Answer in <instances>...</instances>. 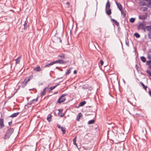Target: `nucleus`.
Returning <instances> with one entry per match:
<instances>
[{
    "instance_id": "e433bc0d",
    "label": "nucleus",
    "mask_w": 151,
    "mask_h": 151,
    "mask_svg": "<svg viewBox=\"0 0 151 151\" xmlns=\"http://www.w3.org/2000/svg\"><path fill=\"white\" fill-rule=\"evenodd\" d=\"M100 64H101V65H103V64H104V62L102 60H100Z\"/></svg>"
},
{
    "instance_id": "f257e3e1",
    "label": "nucleus",
    "mask_w": 151,
    "mask_h": 151,
    "mask_svg": "<svg viewBox=\"0 0 151 151\" xmlns=\"http://www.w3.org/2000/svg\"><path fill=\"white\" fill-rule=\"evenodd\" d=\"M14 129L12 128H10L7 131L4 137V139H8L10 136L14 132Z\"/></svg>"
},
{
    "instance_id": "58836bf2",
    "label": "nucleus",
    "mask_w": 151,
    "mask_h": 151,
    "mask_svg": "<svg viewBox=\"0 0 151 151\" xmlns=\"http://www.w3.org/2000/svg\"><path fill=\"white\" fill-rule=\"evenodd\" d=\"M57 127L59 129H60L61 127H61L60 125L59 124H58Z\"/></svg>"
},
{
    "instance_id": "79ce46f5",
    "label": "nucleus",
    "mask_w": 151,
    "mask_h": 151,
    "mask_svg": "<svg viewBox=\"0 0 151 151\" xmlns=\"http://www.w3.org/2000/svg\"><path fill=\"white\" fill-rule=\"evenodd\" d=\"M141 3H142V5H145V2H141Z\"/></svg>"
},
{
    "instance_id": "4c0bfd02",
    "label": "nucleus",
    "mask_w": 151,
    "mask_h": 151,
    "mask_svg": "<svg viewBox=\"0 0 151 151\" xmlns=\"http://www.w3.org/2000/svg\"><path fill=\"white\" fill-rule=\"evenodd\" d=\"M37 98L36 99H33L32 101V102H33L35 101H37Z\"/></svg>"
},
{
    "instance_id": "4be33fe9",
    "label": "nucleus",
    "mask_w": 151,
    "mask_h": 151,
    "mask_svg": "<svg viewBox=\"0 0 151 151\" xmlns=\"http://www.w3.org/2000/svg\"><path fill=\"white\" fill-rule=\"evenodd\" d=\"M140 58L141 61L143 62H146V59L145 57L143 56L141 57Z\"/></svg>"
},
{
    "instance_id": "5701e85b",
    "label": "nucleus",
    "mask_w": 151,
    "mask_h": 151,
    "mask_svg": "<svg viewBox=\"0 0 151 151\" xmlns=\"http://www.w3.org/2000/svg\"><path fill=\"white\" fill-rule=\"evenodd\" d=\"M58 85V84H57L54 86L50 87L49 88V91H51L53 89L55 88H56V87Z\"/></svg>"
},
{
    "instance_id": "423d86ee",
    "label": "nucleus",
    "mask_w": 151,
    "mask_h": 151,
    "mask_svg": "<svg viewBox=\"0 0 151 151\" xmlns=\"http://www.w3.org/2000/svg\"><path fill=\"white\" fill-rule=\"evenodd\" d=\"M33 78V76H31L27 78H26L24 81L25 84H26L28 82L30 81V80L32 79Z\"/></svg>"
},
{
    "instance_id": "9b49d317",
    "label": "nucleus",
    "mask_w": 151,
    "mask_h": 151,
    "mask_svg": "<svg viewBox=\"0 0 151 151\" xmlns=\"http://www.w3.org/2000/svg\"><path fill=\"white\" fill-rule=\"evenodd\" d=\"M110 4L109 2L108 1L107 2L106 5V10L108 9H110Z\"/></svg>"
},
{
    "instance_id": "c756f323",
    "label": "nucleus",
    "mask_w": 151,
    "mask_h": 151,
    "mask_svg": "<svg viewBox=\"0 0 151 151\" xmlns=\"http://www.w3.org/2000/svg\"><path fill=\"white\" fill-rule=\"evenodd\" d=\"M141 84L142 86L143 87V88L145 90H146V89L147 88V86H146L145 85L142 83V82L141 83Z\"/></svg>"
},
{
    "instance_id": "37998d69",
    "label": "nucleus",
    "mask_w": 151,
    "mask_h": 151,
    "mask_svg": "<svg viewBox=\"0 0 151 151\" xmlns=\"http://www.w3.org/2000/svg\"><path fill=\"white\" fill-rule=\"evenodd\" d=\"M150 95L151 96V91H149V92Z\"/></svg>"
},
{
    "instance_id": "09e8293b",
    "label": "nucleus",
    "mask_w": 151,
    "mask_h": 151,
    "mask_svg": "<svg viewBox=\"0 0 151 151\" xmlns=\"http://www.w3.org/2000/svg\"><path fill=\"white\" fill-rule=\"evenodd\" d=\"M17 59L16 60V63H18V61H17Z\"/></svg>"
},
{
    "instance_id": "f704fd0d",
    "label": "nucleus",
    "mask_w": 151,
    "mask_h": 151,
    "mask_svg": "<svg viewBox=\"0 0 151 151\" xmlns=\"http://www.w3.org/2000/svg\"><path fill=\"white\" fill-rule=\"evenodd\" d=\"M151 63V60H148V61H147L146 64L147 65H149V66L150 65V64Z\"/></svg>"
},
{
    "instance_id": "a878e982",
    "label": "nucleus",
    "mask_w": 151,
    "mask_h": 151,
    "mask_svg": "<svg viewBox=\"0 0 151 151\" xmlns=\"http://www.w3.org/2000/svg\"><path fill=\"white\" fill-rule=\"evenodd\" d=\"M134 36L137 38H139L140 37V35L137 33H134Z\"/></svg>"
},
{
    "instance_id": "49530a36",
    "label": "nucleus",
    "mask_w": 151,
    "mask_h": 151,
    "mask_svg": "<svg viewBox=\"0 0 151 151\" xmlns=\"http://www.w3.org/2000/svg\"><path fill=\"white\" fill-rule=\"evenodd\" d=\"M58 111H59V112H61V111H62V110H61L60 109H58Z\"/></svg>"
},
{
    "instance_id": "3c124183",
    "label": "nucleus",
    "mask_w": 151,
    "mask_h": 151,
    "mask_svg": "<svg viewBox=\"0 0 151 151\" xmlns=\"http://www.w3.org/2000/svg\"><path fill=\"white\" fill-rule=\"evenodd\" d=\"M60 70L61 71H63V70L62 69H60Z\"/></svg>"
},
{
    "instance_id": "a211bd4d",
    "label": "nucleus",
    "mask_w": 151,
    "mask_h": 151,
    "mask_svg": "<svg viewBox=\"0 0 151 151\" xmlns=\"http://www.w3.org/2000/svg\"><path fill=\"white\" fill-rule=\"evenodd\" d=\"M145 27L147 28V30L148 31L150 32L151 31V26H147Z\"/></svg>"
},
{
    "instance_id": "7c9ffc66",
    "label": "nucleus",
    "mask_w": 151,
    "mask_h": 151,
    "mask_svg": "<svg viewBox=\"0 0 151 151\" xmlns=\"http://www.w3.org/2000/svg\"><path fill=\"white\" fill-rule=\"evenodd\" d=\"M71 68H70L65 73V75H68L70 73V69Z\"/></svg>"
},
{
    "instance_id": "473e14b6",
    "label": "nucleus",
    "mask_w": 151,
    "mask_h": 151,
    "mask_svg": "<svg viewBox=\"0 0 151 151\" xmlns=\"http://www.w3.org/2000/svg\"><path fill=\"white\" fill-rule=\"evenodd\" d=\"M148 36L149 38L151 39V31L148 34Z\"/></svg>"
},
{
    "instance_id": "f03ea898",
    "label": "nucleus",
    "mask_w": 151,
    "mask_h": 151,
    "mask_svg": "<svg viewBox=\"0 0 151 151\" xmlns=\"http://www.w3.org/2000/svg\"><path fill=\"white\" fill-rule=\"evenodd\" d=\"M67 94L66 93L63 94L58 99V102L60 104L61 103L63 102L66 100V98H65L64 97Z\"/></svg>"
},
{
    "instance_id": "603ef678",
    "label": "nucleus",
    "mask_w": 151,
    "mask_h": 151,
    "mask_svg": "<svg viewBox=\"0 0 151 151\" xmlns=\"http://www.w3.org/2000/svg\"><path fill=\"white\" fill-rule=\"evenodd\" d=\"M63 116V115H61V116H62V117Z\"/></svg>"
},
{
    "instance_id": "9d476101",
    "label": "nucleus",
    "mask_w": 151,
    "mask_h": 151,
    "mask_svg": "<svg viewBox=\"0 0 151 151\" xmlns=\"http://www.w3.org/2000/svg\"><path fill=\"white\" fill-rule=\"evenodd\" d=\"M117 6L119 10L121 12V14H122L123 11L122 10V5L121 4H119L118 5H117Z\"/></svg>"
},
{
    "instance_id": "a19ab883",
    "label": "nucleus",
    "mask_w": 151,
    "mask_h": 151,
    "mask_svg": "<svg viewBox=\"0 0 151 151\" xmlns=\"http://www.w3.org/2000/svg\"><path fill=\"white\" fill-rule=\"evenodd\" d=\"M122 14L123 15V16L124 17H125L126 14L124 13L123 12V13Z\"/></svg>"
},
{
    "instance_id": "b1692460",
    "label": "nucleus",
    "mask_w": 151,
    "mask_h": 151,
    "mask_svg": "<svg viewBox=\"0 0 151 151\" xmlns=\"http://www.w3.org/2000/svg\"><path fill=\"white\" fill-rule=\"evenodd\" d=\"M86 102L85 101H83L82 102H81L80 104L79 105L81 106H84L86 104Z\"/></svg>"
},
{
    "instance_id": "8fccbe9b",
    "label": "nucleus",
    "mask_w": 151,
    "mask_h": 151,
    "mask_svg": "<svg viewBox=\"0 0 151 151\" xmlns=\"http://www.w3.org/2000/svg\"><path fill=\"white\" fill-rule=\"evenodd\" d=\"M28 104H29V105H31V103H28Z\"/></svg>"
},
{
    "instance_id": "ddd939ff",
    "label": "nucleus",
    "mask_w": 151,
    "mask_h": 151,
    "mask_svg": "<svg viewBox=\"0 0 151 151\" xmlns=\"http://www.w3.org/2000/svg\"><path fill=\"white\" fill-rule=\"evenodd\" d=\"M19 114V112L15 113L10 116V117L13 118L17 116Z\"/></svg>"
},
{
    "instance_id": "1a4fd4ad",
    "label": "nucleus",
    "mask_w": 151,
    "mask_h": 151,
    "mask_svg": "<svg viewBox=\"0 0 151 151\" xmlns=\"http://www.w3.org/2000/svg\"><path fill=\"white\" fill-rule=\"evenodd\" d=\"M34 70L37 72H40L42 70V69L40 68V66H37L36 68H34Z\"/></svg>"
},
{
    "instance_id": "f8f14e48",
    "label": "nucleus",
    "mask_w": 151,
    "mask_h": 151,
    "mask_svg": "<svg viewBox=\"0 0 151 151\" xmlns=\"http://www.w3.org/2000/svg\"><path fill=\"white\" fill-rule=\"evenodd\" d=\"M82 116V114L81 113H80L78 114V116H77L76 119L77 121H79L80 120V118Z\"/></svg>"
},
{
    "instance_id": "c03bdc74",
    "label": "nucleus",
    "mask_w": 151,
    "mask_h": 151,
    "mask_svg": "<svg viewBox=\"0 0 151 151\" xmlns=\"http://www.w3.org/2000/svg\"><path fill=\"white\" fill-rule=\"evenodd\" d=\"M115 3H116V4L117 6V5H118L119 4L116 1H115Z\"/></svg>"
},
{
    "instance_id": "20e7f679",
    "label": "nucleus",
    "mask_w": 151,
    "mask_h": 151,
    "mask_svg": "<svg viewBox=\"0 0 151 151\" xmlns=\"http://www.w3.org/2000/svg\"><path fill=\"white\" fill-rule=\"evenodd\" d=\"M5 127L4 124V120L3 119H0V129H1Z\"/></svg>"
},
{
    "instance_id": "ea45409f",
    "label": "nucleus",
    "mask_w": 151,
    "mask_h": 151,
    "mask_svg": "<svg viewBox=\"0 0 151 151\" xmlns=\"http://www.w3.org/2000/svg\"><path fill=\"white\" fill-rule=\"evenodd\" d=\"M12 123V121H11L10 122H9V123H8L9 125H10Z\"/></svg>"
},
{
    "instance_id": "6ab92c4d",
    "label": "nucleus",
    "mask_w": 151,
    "mask_h": 151,
    "mask_svg": "<svg viewBox=\"0 0 151 151\" xmlns=\"http://www.w3.org/2000/svg\"><path fill=\"white\" fill-rule=\"evenodd\" d=\"M77 137H76L73 139V144L75 145L76 147H77V145L76 143V139Z\"/></svg>"
},
{
    "instance_id": "2f4dec72",
    "label": "nucleus",
    "mask_w": 151,
    "mask_h": 151,
    "mask_svg": "<svg viewBox=\"0 0 151 151\" xmlns=\"http://www.w3.org/2000/svg\"><path fill=\"white\" fill-rule=\"evenodd\" d=\"M141 9H143V11H146L147 10V7H142Z\"/></svg>"
},
{
    "instance_id": "6e6552de",
    "label": "nucleus",
    "mask_w": 151,
    "mask_h": 151,
    "mask_svg": "<svg viewBox=\"0 0 151 151\" xmlns=\"http://www.w3.org/2000/svg\"><path fill=\"white\" fill-rule=\"evenodd\" d=\"M54 40L55 41L57 42H60L61 43L62 42V40L60 37H55Z\"/></svg>"
},
{
    "instance_id": "a18cd8bd",
    "label": "nucleus",
    "mask_w": 151,
    "mask_h": 151,
    "mask_svg": "<svg viewBox=\"0 0 151 151\" xmlns=\"http://www.w3.org/2000/svg\"><path fill=\"white\" fill-rule=\"evenodd\" d=\"M77 73V71L76 70H74L73 72L74 74H76Z\"/></svg>"
},
{
    "instance_id": "412c9836",
    "label": "nucleus",
    "mask_w": 151,
    "mask_h": 151,
    "mask_svg": "<svg viewBox=\"0 0 151 151\" xmlns=\"http://www.w3.org/2000/svg\"><path fill=\"white\" fill-rule=\"evenodd\" d=\"M53 65V62H52L51 63H48V64H47V65H45L44 67H49L50 65Z\"/></svg>"
},
{
    "instance_id": "cd10ccee",
    "label": "nucleus",
    "mask_w": 151,
    "mask_h": 151,
    "mask_svg": "<svg viewBox=\"0 0 151 151\" xmlns=\"http://www.w3.org/2000/svg\"><path fill=\"white\" fill-rule=\"evenodd\" d=\"M135 20V19L134 18H132L130 19L129 21L133 23L134 22Z\"/></svg>"
},
{
    "instance_id": "7ed1b4c3",
    "label": "nucleus",
    "mask_w": 151,
    "mask_h": 151,
    "mask_svg": "<svg viewBox=\"0 0 151 151\" xmlns=\"http://www.w3.org/2000/svg\"><path fill=\"white\" fill-rule=\"evenodd\" d=\"M145 25L144 22H142L139 23L138 26V29L142 30L144 29L145 30L144 28V26Z\"/></svg>"
},
{
    "instance_id": "4468645a",
    "label": "nucleus",
    "mask_w": 151,
    "mask_h": 151,
    "mask_svg": "<svg viewBox=\"0 0 151 151\" xmlns=\"http://www.w3.org/2000/svg\"><path fill=\"white\" fill-rule=\"evenodd\" d=\"M52 116L50 114H49L47 118V120L49 122H50L51 121Z\"/></svg>"
},
{
    "instance_id": "aec40b11",
    "label": "nucleus",
    "mask_w": 151,
    "mask_h": 151,
    "mask_svg": "<svg viewBox=\"0 0 151 151\" xmlns=\"http://www.w3.org/2000/svg\"><path fill=\"white\" fill-rule=\"evenodd\" d=\"M60 129L63 132V134H65L66 132V129L65 128L63 127H62L60 128Z\"/></svg>"
},
{
    "instance_id": "393cba45",
    "label": "nucleus",
    "mask_w": 151,
    "mask_h": 151,
    "mask_svg": "<svg viewBox=\"0 0 151 151\" xmlns=\"http://www.w3.org/2000/svg\"><path fill=\"white\" fill-rule=\"evenodd\" d=\"M95 121L94 119L91 120H90L88 122V124H93L94 123Z\"/></svg>"
},
{
    "instance_id": "39448f33",
    "label": "nucleus",
    "mask_w": 151,
    "mask_h": 151,
    "mask_svg": "<svg viewBox=\"0 0 151 151\" xmlns=\"http://www.w3.org/2000/svg\"><path fill=\"white\" fill-rule=\"evenodd\" d=\"M52 62L53 64L57 63L59 64H64V62L63 60H56Z\"/></svg>"
},
{
    "instance_id": "f3484780",
    "label": "nucleus",
    "mask_w": 151,
    "mask_h": 151,
    "mask_svg": "<svg viewBox=\"0 0 151 151\" xmlns=\"http://www.w3.org/2000/svg\"><path fill=\"white\" fill-rule=\"evenodd\" d=\"M139 18L141 20H144L145 19V17L144 15H141L139 16Z\"/></svg>"
},
{
    "instance_id": "c85d7f7f",
    "label": "nucleus",
    "mask_w": 151,
    "mask_h": 151,
    "mask_svg": "<svg viewBox=\"0 0 151 151\" xmlns=\"http://www.w3.org/2000/svg\"><path fill=\"white\" fill-rule=\"evenodd\" d=\"M58 56L61 58H64L65 57V55L63 54H60L58 55Z\"/></svg>"
},
{
    "instance_id": "864d4df0",
    "label": "nucleus",
    "mask_w": 151,
    "mask_h": 151,
    "mask_svg": "<svg viewBox=\"0 0 151 151\" xmlns=\"http://www.w3.org/2000/svg\"><path fill=\"white\" fill-rule=\"evenodd\" d=\"M24 1H26V0H23Z\"/></svg>"
},
{
    "instance_id": "de8ad7c7",
    "label": "nucleus",
    "mask_w": 151,
    "mask_h": 151,
    "mask_svg": "<svg viewBox=\"0 0 151 151\" xmlns=\"http://www.w3.org/2000/svg\"><path fill=\"white\" fill-rule=\"evenodd\" d=\"M25 25H27V24L25 22V23H24V26H25Z\"/></svg>"
},
{
    "instance_id": "0eeeda50",
    "label": "nucleus",
    "mask_w": 151,
    "mask_h": 151,
    "mask_svg": "<svg viewBox=\"0 0 151 151\" xmlns=\"http://www.w3.org/2000/svg\"><path fill=\"white\" fill-rule=\"evenodd\" d=\"M47 87H45L44 88L43 91L42 92V93L41 94V96H42L45 95V93H46V90H47Z\"/></svg>"
},
{
    "instance_id": "2eb2a0df",
    "label": "nucleus",
    "mask_w": 151,
    "mask_h": 151,
    "mask_svg": "<svg viewBox=\"0 0 151 151\" xmlns=\"http://www.w3.org/2000/svg\"><path fill=\"white\" fill-rule=\"evenodd\" d=\"M106 14L108 15H110L111 14V10L110 9H108L106 10Z\"/></svg>"
},
{
    "instance_id": "dca6fc26",
    "label": "nucleus",
    "mask_w": 151,
    "mask_h": 151,
    "mask_svg": "<svg viewBox=\"0 0 151 151\" xmlns=\"http://www.w3.org/2000/svg\"><path fill=\"white\" fill-rule=\"evenodd\" d=\"M111 21H113L114 23L117 26H119V23L116 20H115L114 19H111Z\"/></svg>"
},
{
    "instance_id": "c9c22d12",
    "label": "nucleus",
    "mask_w": 151,
    "mask_h": 151,
    "mask_svg": "<svg viewBox=\"0 0 151 151\" xmlns=\"http://www.w3.org/2000/svg\"><path fill=\"white\" fill-rule=\"evenodd\" d=\"M147 56V58L149 59H151V55L150 54H148Z\"/></svg>"
},
{
    "instance_id": "bb28decb",
    "label": "nucleus",
    "mask_w": 151,
    "mask_h": 151,
    "mask_svg": "<svg viewBox=\"0 0 151 151\" xmlns=\"http://www.w3.org/2000/svg\"><path fill=\"white\" fill-rule=\"evenodd\" d=\"M125 43L126 45L128 46H129V41L128 39H126L125 40Z\"/></svg>"
},
{
    "instance_id": "72a5a7b5",
    "label": "nucleus",
    "mask_w": 151,
    "mask_h": 151,
    "mask_svg": "<svg viewBox=\"0 0 151 151\" xmlns=\"http://www.w3.org/2000/svg\"><path fill=\"white\" fill-rule=\"evenodd\" d=\"M146 72L148 74L149 76L151 77V72L149 70H147L146 71Z\"/></svg>"
}]
</instances>
